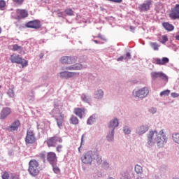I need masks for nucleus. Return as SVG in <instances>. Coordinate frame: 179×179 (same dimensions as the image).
I'll list each match as a JSON object with an SVG mask.
<instances>
[{
    "instance_id": "1",
    "label": "nucleus",
    "mask_w": 179,
    "mask_h": 179,
    "mask_svg": "<svg viewBox=\"0 0 179 179\" xmlns=\"http://www.w3.org/2000/svg\"><path fill=\"white\" fill-rule=\"evenodd\" d=\"M155 134L157 136L155 138V141L157 144V146H159V148H162V146H163L164 143H167V138L166 136V134H164V131H163V130H161L159 134H157V131H150L148 134V145L151 146L152 145H153V136H155Z\"/></svg>"
},
{
    "instance_id": "2",
    "label": "nucleus",
    "mask_w": 179,
    "mask_h": 179,
    "mask_svg": "<svg viewBox=\"0 0 179 179\" xmlns=\"http://www.w3.org/2000/svg\"><path fill=\"white\" fill-rule=\"evenodd\" d=\"M28 171L31 176L36 177L40 173V163L37 160L33 159L29 162Z\"/></svg>"
},
{
    "instance_id": "3",
    "label": "nucleus",
    "mask_w": 179,
    "mask_h": 179,
    "mask_svg": "<svg viewBox=\"0 0 179 179\" xmlns=\"http://www.w3.org/2000/svg\"><path fill=\"white\" fill-rule=\"evenodd\" d=\"M10 61H11L12 64H18L22 65V68H25L29 65V62L27 60L20 57L19 55L13 54L10 57Z\"/></svg>"
},
{
    "instance_id": "4",
    "label": "nucleus",
    "mask_w": 179,
    "mask_h": 179,
    "mask_svg": "<svg viewBox=\"0 0 179 179\" xmlns=\"http://www.w3.org/2000/svg\"><path fill=\"white\" fill-rule=\"evenodd\" d=\"M48 148H55L58 143H62V138L55 135L52 137H49L45 141Z\"/></svg>"
},
{
    "instance_id": "5",
    "label": "nucleus",
    "mask_w": 179,
    "mask_h": 179,
    "mask_svg": "<svg viewBox=\"0 0 179 179\" xmlns=\"http://www.w3.org/2000/svg\"><path fill=\"white\" fill-rule=\"evenodd\" d=\"M37 139L36 138V136L34 135V131L31 129L29 128L27 130V136L25 137V143L27 145H33V143H36Z\"/></svg>"
},
{
    "instance_id": "6",
    "label": "nucleus",
    "mask_w": 179,
    "mask_h": 179,
    "mask_svg": "<svg viewBox=\"0 0 179 179\" xmlns=\"http://www.w3.org/2000/svg\"><path fill=\"white\" fill-rule=\"evenodd\" d=\"M93 159H94V152L93 151H88L81 157V161L85 164H92Z\"/></svg>"
},
{
    "instance_id": "7",
    "label": "nucleus",
    "mask_w": 179,
    "mask_h": 179,
    "mask_svg": "<svg viewBox=\"0 0 179 179\" xmlns=\"http://www.w3.org/2000/svg\"><path fill=\"white\" fill-rule=\"evenodd\" d=\"M25 27H27L28 29H35L36 30L41 29V22L38 20L29 21L25 24Z\"/></svg>"
},
{
    "instance_id": "8",
    "label": "nucleus",
    "mask_w": 179,
    "mask_h": 179,
    "mask_svg": "<svg viewBox=\"0 0 179 179\" xmlns=\"http://www.w3.org/2000/svg\"><path fill=\"white\" fill-rule=\"evenodd\" d=\"M12 114V108L9 107H4L0 112V120H6L7 117H9Z\"/></svg>"
},
{
    "instance_id": "9",
    "label": "nucleus",
    "mask_w": 179,
    "mask_h": 179,
    "mask_svg": "<svg viewBox=\"0 0 179 179\" xmlns=\"http://www.w3.org/2000/svg\"><path fill=\"white\" fill-rule=\"evenodd\" d=\"M152 0H148L145 3L140 4L138 6V9L141 12H148V10H150V5H152Z\"/></svg>"
},
{
    "instance_id": "10",
    "label": "nucleus",
    "mask_w": 179,
    "mask_h": 179,
    "mask_svg": "<svg viewBox=\"0 0 179 179\" xmlns=\"http://www.w3.org/2000/svg\"><path fill=\"white\" fill-rule=\"evenodd\" d=\"M169 17L171 19H172V20L179 19V4H176L172 9L171 13L169 14Z\"/></svg>"
},
{
    "instance_id": "11",
    "label": "nucleus",
    "mask_w": 179,
    "mask_h": 179,
    "mask_svg": "<svg viewBox=\"0 0 179 179\" xmlns=\"http://www.w3.org/2000/svg\"><path fill=\"white\" fill-rule=\"evenodd\" d=\"M136 97H140L141 99L146 97L149 94V89L146 87L141 88L135 93Z\"/></svg>"
},
{
    "instance_id": "12",
    "label": "nucleus",
    "mask_w": 179,
    "mask_h": 179,
    "mask_svg": "<svg viewBox=\"0 0 179 179\" xmlns=\"http://www.w3.org/2000/svg\"><path fill=\"white\" fill-rule=\"evenodd\" d=\"M60 62H62V64H75L76 61L75 59V57H72L69 56H63L60 59Z\"/></svg>"
},
{
    "instance_id": "13",
    "label": "nucleus",
    "mask_w": 179,
    "mask_h": 179,
    "mask_svg": "<svg viewBox=\"0 0 179 179\" xmlns=\"http://www.w3.org/2000/svg\"><path fill=\"white\" fill-rule=\"evenodd\" d=\"M20 127V122L19 120H15L8 127H7V131L9 132H15L17 131Z\"/></svg>"
},
{
    "instance_id": "14",
    "label": "nucleus",
    "mask_w": 179,
    "mask_h": 179,
    "mask_svg": "<svg viewBox=\"0 0 179 179\" xmlns=\"http://www.w3.org/2000/svg\"><path fill=\"white\" fill-rule=\"evenodd\" d=\"M16 13V19H24L29 16V12L24 9H17Z\"/></svg>"
},
{
    "instance_id": "15",
    "label": "nucleus",
    "mask_w": 179,
    "mask_h": 179,
    "mask_svg": "<svg viewBox=\"0 0 179 179\" xmlns=\"http://www.w3.org/2000/svg\"><path fill=\"white\" fill-rule=\"evenodd\" d=\"M47 160L50 164L57 163V154L54 152H49L47 154Z\"/></svg>"
},
{
    "instance_id": "16",
    "label": "nucleus",
    "mask_w": 179,
    "mask_h": 179,
    "mask_svg": "<svg viewBox=\"0 0 179 179\" xmlns=\"http://www.w3.org/2000/svg\"><path fill=\"white\" fill-rule=\"evenodd\" d=\"M170 59L168 57H162V59L155 58L154 59L153 63L156 65H166V64H169Z\"/></svg>"
},
{
    "instance_id": "17",
    "label": "nucleus",
    "mask_w": 179,
    "mask_h": 179,
    "mask_svg": "<svg viewBox=\"0 0 179 179\" xmlns=\"http://www.w3.org/2000/svg\"><path fill=\"white\" fill-rule=\"evenodd\" d=\"M74 114L82 119L83 115L86 114V109L85 108H76L74 109Z\"/></svg>"
},
{
    "instance_id": "18",
    "label": "nucleus",
    "mask_w": 179,
    "mask_h": 179,
    "mask_svg": "<svg viewBox=\"0 0 179 179\" xmlns=\"http://www.w3.org/2000/svg\"><path fill=\"white\" fill-rule=\"evenodd\" d=\"M75 75H77L76 73L69 72V71L60 72L61 78H64V79H69V78H73Z\"/></svg>"
},
{
    "instance_id": "19",
    "label": "nucleus",
    "mask_w": 179,
    "mask_h": 179,
    "mask_svg": "<svg viewBox=\"0 0 179 179\" xmlns=\"http://www.w3.org/2000/svg\"><path fill=\"white\" fill-rule=\"evenodd\" d=\"M118 120L115 118L113 120H112L110 123H109V128L111 129L112 131V138H113V134L114 131V129H115V128H117V127H118Z\"/></svg>"
},
{
    "instance_id": "20",
    "label": "nucleus",
    "mask_w": 179,
    "mask_h": 179,
    "mask_svg": "<svg viewBox=\"0 0 179 179\" xmlns=\"http://www.w3.org/2000/svg\"><path fill=\"white\" fill-rule=\"evenodd\" d=\"M83 67L82 66V64H76L73 66H70L66 68V69L69 71H80V69H82Z\"/></svg>"
},
{
    "instance_id": "21",
    "label": "nucleus",
    "mask_w": 179,
    "mask_h": 179,
    "mask_svg": "<svg viewBox=\"0 0 179 179\" xmlns=\"http://www.w3.org/2000/svg\"><path fill=\"white\" fill-rule=\"evenodd\" d=\"M149 129V127L148 125H143L140 127L138 130V135H143L145 132H148V130Z\"/></svg>"
},
{
    "instance_id": "22",
    "label": "nucleus",
    "mask_w": 179,
    "mask_h": 179,
    "mask_svg": "<svg viewBox=\"0 0 179 179\" xmlns=\"http://www.w3.org/2000/svg\"><path fill=\"white\" fill-rule=\"evenodd\" d=\"M3 179H18L17 176L13 173L8 174V172H4L2 175Z\"/></svg>"
},
{
    "instance_id": "23",
    "label": "nucleus",
    "mask_w": 179,
    "mask_h": 179,
    "mask_svg": "<svg viewBox=\"0 0 179 179\" xmlns=\"http://www.w3.org/2000/svg\"><path fill=\"white\" fill-rule=\"evenodd\" d=\"M162 26L167 31H173L174 30V26L169 22H163Z\"/></svg>"
},
{
    "instance_id": "24",
    "label": "nucleus",
    "mask_w": 179,
    "mask_h": 179,
    "mask_svg": "<svg viewBox=\"0 0 179 179\" xmlns=\"http://www.w3.org/2000/svg\"><path fill=\"white\" fill-rule=\"evenodd\" d=\"M103 96H104V92L101 90H99L94 94L95 99H103Z\"/></svg>"
},
{
    "instance_id": "25",
    "label": "nucleus",
    "mask_w": 179,
    "mask_h": 179,
    "mask_svg": "<svg viewBox=\"0 0 179 179\" xmlns=\"http://www.w3.org/2000/svg\"><path fill=\"white\" fill-rule=\"evenodd\" d=\"M150 45L152 47L154 51H159V47H160V45L157 44V43L150 42Z\"/></svg>"
},
{
    "instance_id": "26",
    "label": "nucleus",
    "mask_w": 179,
    "mask_h": 179,
    "mask_svg": "<svg viewBox=\"0 0 179 179\" xmlns=\"http://www.w3.org/2000/svg\"><path fill=\"white\" fill-rule=\"evenodd\" d=\"M71 124H73V125H77V124H79V119L76 116H71L70 118Z\"/></svg>"
},
{
    "instance_id": "27",
    "label": "nucleus",
    "mask_w": 179,
    "mask_h": 179,
    "mask_svg": "<svg viewBox=\"0 0 179 179\" xmlns=\"http://www.w3.org/2000/svg\"><path fill=\"white\" fill-rule=\"evenodd\" d=\"M134 170H135V172L136 173V174H142V173H143L142 166H141L139 165H136Z\"/></svg>"
},
{
    "instance_id": "28",
    "label": "nucleus",
    "mask_w": 179,
    "mask_h": 179,
    "mask_svg": "<svg viewBox=\"0 0 179 179\" xmlns=\"http://www.w3.org/2000/svg\"><path fill=\"white\" fill-rule=\"evenodd\" d=\"M169 41V37H167V35H164L161 37L159 43L162 44H166Z\"/></svg>"
},
{
    "instance_id": "29",
    "label": "nucleus",
    "mask_w": 179,
    "mask_h": 179,
    "mask_svg": "<svg viewBox=\"0 0 179 179\" xmlns=\"http://www.w3.org/2000/svg\"><path fill=\"white\" fill-rule=\"evenodd\" d=\"M6 6V1L4 0H0V10H4Z\"/></svg>"
},
{
    "instance_id": "30",
    "label": "nucleus",
    "mask_w": 179,
    "mask_h": 179,
    "mask_svg": "<svg viewBox=\"0 0 179 179\" xmlns=\"http://www.w3.org/2000/svg\"><path fill=\"white\" fill-rule=\"evenodd\" d=\"M160 72H152L151 73V76L152 79H157V78H160Z\"/></svg>"
},
{
    "instance_id": "31",
    "label": "nucleus",
    "mask_w": 179,
    "mask_h": 179,
    "mask_svg": "<svg viewBox=\"0 0 179 179\" xmlns=\"http://www.w3.org/2000/svg\"><path fill=\"white\" fill-rule=\"evenodd\" d=\"M7 94L9 96V97H15V92L13 91V89H8Z\"/></svg>"
},
{
    "instance_id": "32",
    "label": "nucleus",
    "mask_w": 179,
    "mask_h": 179,
    "mask_svg": "<svg viewBox=\"0 0 179 179\" xmlns=\"http://www.w3.org/2000/svg\"><path fill=\"white\" fill-rule=\"evenodd\" d=\"M161 97H163V96H169L170 94V90H166L160 92Z\"/></svg>"
},
{
    "instance_id": "33",
    "label": "nucleus",
    "mask_w": 179,
    "mask_h": 179,
    "mask_svg": "<svg viewBox=\"0 0 179 179\" xmlns=\"http://www.w3.org/2000/svg\"><path fill=\"white\" fill-rule=\"evenodd\" d=\"M64 12L68 16H73V10L71 8L66 9Z\"/></svg>"
},
{
    "instance_id": "34",
    "label": "nucleus",
    "mask_w": 179,
    "mask_h": 179,
    "mask_svg": "<svg viewBox=\"0 0 179 179\" xmlns=\"http://www.w3.org/2000/svg\"><path fill=\"white\" fill-rule=\"evenodd\" d=\"M173 139L176 143L179 144V134H173Z\"/></svg>"
},
{
    "instance_id": "35",
    "label": "nucleus",
    "mask_w": 179,
    "mask_h": 179,
    "mask_svg": "<svg viewBox=\"0 0 179 179\" xmlns=\"http://www.w3.org/2000/svg\"><path fill=\"white\" fill-rule=\"evenodd\" d=\"M53 171L55 173V174H61V169L57 166L53 165Z\"/></svg>"
},
{
    "instance_id": "36",
    "label": "nucleus",
    "mask_w": 179,
    "mask_h": 179,
    "mask_svg": "<svg viewBox=\"0 0 179 179\" xmlns=\"http://www.w3.org/2000/svg\"><path fill=\"white\" fill-rule=\"evenodd\" d=\"M95 121H96V119H94L93 116H91L89 117L87 122L88 125H92V124H93V122H94Z\"/></svg>"
},
{
    "instance_id": "37",
    "label": "nucleus",
    "mask_w": 179,
    "mask_h": 179,
    "mask_svg": "<svg viewBox=\"0 0 179 179\" xmlns=\"http://www.w3.org/2000/svg\"><path fill=\"white\" fill-rule=\"evenodd\" d=\"M19 50H22V46H19L17 44L13 45V51H19Z\"/></svg>"
},
{
    "instance_id": "38",
    "label": "nucleus",
    "mask_w": 179,
    "mask_h": 179,
    "mask_svg": "<svg viewBox=\"0 0 179 179\" xmlns=\"http://www.w3.org/2000/svg\"><path fill=\"white\" fill-rule=\"evenodd\" d=\"M107 139L108 141H113V139H114V131L113 133V130H111V133L107 136Z\"/></svg>"
},
{
    "instance_id": "39",
    "label": "nucleus",
    "mask_w": 179,
    "mask_h": 179,
    "mask_svg": "<svg viewBox=\"0 0 179 179\" xmlns=\"http://www.w3.org/2000/svg\"><path fill=\"white\" fill-rule=\"evenodd\" d=\"M159 78L162 79L163 80H166V82L169 80V78H167V76H166L164 73H161L159 74Z\"/></svg>"
},
{
    "instance_id": "40",
    "label": "nucleus",
    "mask_w": 179,
    "mask_h": 179,
    "mask_svg": "<svg viewBox=\"0 0 179 179\" xmlns=\"http://www.w3.org/2000/svg\"><path fill=\"white\" fill-rule=\"evenodd\" d=\"M57 122L59 128H61L62 127V124L64 122V120L62 119H57Z\"/></svg>"
},
{
    "instance_id": "41",
    "label": "nucleus",
    "mask_w": 179,
    "mask_h": 179,
    "mask_svg": "<svg viewBox=\"0 0 179 179\" xmlns=\"http://www.w3.org/2000/svg\"><path fill=\"white\" fill-rule=\"evenodd\" d=\"M56 150L57 152H58V153H61V152H62V145H57L56 148Z\"/></svg>"
},
{
    "instance_id": "42",
    "label": "nucleus",
    "mask_w": 179,
    "mask_h": 179,
    "mask_svg": "<svg viewBox=\"0 0 179 179\" xmlns=\"http://www.w3.org/2000/svg\"><path fill=\"white\" fill-rule=\"evenodd\" d=\"M17 5H22L24 0H13Z\"/></svg>"
},
{
    "instance_id": "43",
    "label": "nucleus",
    "mask_w": 179,
    "mask_h": 179,
    "mask_svg": "<svg viewBox=\"0 0 179 179\" xmlns=\"http://www.w3.org/2000/svg\"><path fill=\"white\" fill-rule=\"evenodd\" d=\"M124 133L128 135L129 134H131V130L128 127L124 128Z\"/></svg>"
},
{
    "instance_id": "44",
    "label": "nucleus",
    "mask_w": 179,
    "mask_h": 179,
    "mask_svg": "<svg viewBox=\"0 0 179 179\" xmlns=\"http://www.w3.org/2000/svg\"><path fill=\"white\" fill-rule=\"evenodd\" d=\"M171 97H173L174 99L179 97V94L177 92H172L171 94Z\"/></svg>"
},
{
    "instance_id": "45",
    "label": "nucleus",
    "mask_w": 179,
    "mask_h": 179,
    "mask_svg": "<svg viewBox=\"0 0 179 179\" xmlns=\"http://www.w3.org/2000/svg\"><path fill=\"white\" fill-rule=\"evenodd\" d=\"M82 99L84 100V101H89V97L86 95L82 96Z\"/></svg>"
},
{
    "instance_id": "46",
    "label": "nucleus",
    "mask_w": 179,
    "mask_h": 179,
    "mask_svg": "<svg viewBox=\"0 0 179 179\" xmlns=\"http://www.w3.org/2000/svg\"><path fill=\"white\" fill-rule=\"evenodd\" d=\"M157 111V109L155 108H152L151 109H150V113H151V114H155Z\"/></svg>"
},
{
    "instance_id": "47",
    "label": "nucleus",
    "mask_w": 179,
    "mask_h": 179,
    "mask_svg": "<svg viewBox=\"0 0 179 179\" xmlns=\"http://www.w3.org/2000/svg\"><path fill=\"white\" fill-rule=\"evenodd\" d=\"M64 117H65V115H64V113H59V118H60L59 120H64Z\"/></svg>"
},
{
    "instance_id": "48",
    "label": "nucleus",
    "mask_w": 179,
    "mask_h": 179,
    "mask_svg": "<svg viewBox=\"0 0 179 179\" xmlns=\"http://www.w3.org/2000/svg\"><path fill=\"white\" fill-rule=\"evenodd\" d=\"M126 57L128 58V59H131V53L127 52V53L126 54Z\"/></svg>"
},
{
    "instance_id": "49",
    "label": "nucleus",
    "mask_w": 179,
    "mask_h": 179,
    "mask_svg": "<svg viewBox=\"0 0 179 179\" xmlns=\"http://www.w3.org/2000/svg\"><path fill=\"white\" fill-rule=\"evenodd\" d=\"M124 59V56H121L117 58V61H122Z\"/></svg>"
},
{
    "instance_id": "50",
    "label": "nucleus",
    "mask_w": 179,
    "mask_h": 179,
    "mask_svg": "<svg viewBox=\"0 0 179 179\" xmlns=\"http://www.w3.org/2000/svg\"><path fill=\"white\" fill-rule=\"evenodd\" d=\"M98 37L99 38H101V40H103V36H101V34H98Z\"/></svg>"
},
{
    "instance_id": "51",
    "label": "nucleus",
    "mask_w": 179,
    "mask_h": 179,
    "mask_svg": "<svg viewBox=\"0 0 179 179\" xmlns=\"http://www.w3.org/2000/svg\"><path fill=\"white\" fill-rule=\"evenodd\" d=\"M176 40H178V41H179V35H177L176 36H175Z\"/></svg>"
},
{
    "instance_id": "52",
    "label": "nucleus",
    "mask_w": 179,
    "mask_h": 179,
    "mask_svg": "<svg viewBox=\"0 0 179 179\" xmlns=\"http://www.w3.org/2000/svg\"><path fill=\"white\" fill-rule=\"evenodd\" d=\"M94 42H95L96 44H99V41H97V40H94Z\"/></svg>"
},
{
    "instance_id": "53",
    "label": "nucleus",
    "mask_w": 179,
    "mask_h": 179,
    "mask_svg": "<svg viewBox=\"0 0 179 179\" xmlns=\"http://www.w3.org/2000/svg\"><path fill=\"white\" fill-rule=\"evenodd\" d=\"M41 156H42V157H44V156H45L44 154H41Z\"/></svg>"
},
{
    "instance_id": "54",
    "label": "nucleus",
    "mask_w": 179,
    "mask_h": 179,
    "mask_svg": "<svg viewBox=\"0 0 179 179\" xmlns=\"http://www.w3.org/2000/svg\"><path fill=\"white\" fill-rule=\"evenodd\" d=\"M81 142H83V136H82Z\"/></svg>"
},
{
    "instance_id": "55",
    "label": "nucleus",
    "mask_w": 179,
    "mask_h": 179,
    "mask_svg": "<svg viewBox=\"0 0 179 179\" xmlns=\"http://www.w3.org/2000/svg\"><path fill=\"white\" fill-rule=\"evenodd\" d=\"M1 33H2V29L0 27V34H1Z\"/></svg>"
},
{
    "instance_id": "56",
    "label": "nucleus",
    "mask_w": 179,
    "mask_h": 179,
    "mask_svg": "<svg viewBox=\"0 0 179 179\" xmlns=\"http://www.w3.org/2000/svg\"><path fill=\"white\" fill-rule=\"evenodd\" d=\"M109 179H114L113 178H110Z\"/></svg>"
},
{
    "instance_id": "57",
    "label": "nucleus",
    "mask_w": 179,
    "mask_h": 179,
    "mask_svg": "<svg viewBox=\"0 0 179 179\" xmlns=\"http://www.w3.org/2000/svg\"><path fill=\"white\" fill-rule=\"evenodd\" d=\"M53 111H55V109H53Z\"/></svg>"
},
{
    "instance_id": "58",
    "label": "nucleus",
    "mask_w": 179,
    "mask_h": 179,
    "mask_svg": "<svg viewBox=\"0 0 179 179\" xmlns=\"http://www.w3.org/2000/svg\"><path fill=\"white\" fill-rule=\"evenodd\" d=\"M0 89H1V85H0Z\"/></svg>"
}]
</instances>
